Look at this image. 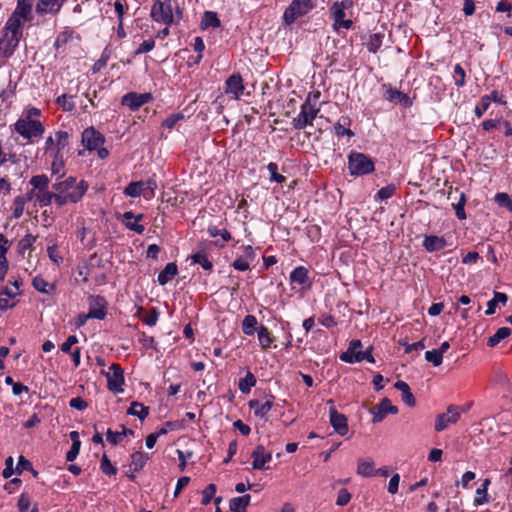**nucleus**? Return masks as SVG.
Listing matches in <instances>:
<instances>
[{
	"instance_id": "nucleus-1",
	"label": "nucleus",
	"mask_w": 512,
	"mask_h": 512,
	"mask_svg": "<svg viewBox=\"0 0 512 512\" xmlns=\"http://www.w3.org/2000/svg\"><path fill=\"white\" fill-rule=\"evenodd\" d=\"M41 110L36 107H27L19 119L13 124L12 129L29 143H34L45 132V126L41 122Z\"/></svg>"
},
{
	"instance_id": "nucleus-2",
	"label": "nucleus",
	"mask_w": 512,
	"mask_h": 512,
	"mask_svg": "<svg viewBox=\"0 0 512 512\" xmlns=\"http://www.w3.org/2000/svg\"><path fill=\"white\" fill-rule=\"evenodd\" d=\"M88 189L85 181H77L75 177L69 176L58 180L53 184L55 190V203L63 206L70 203H77L82 199Z\"/></svg>"
},
{
	"instance_id": "nucleus-3",
	"label": "nucleus",
	"mask_w": 512,
	"mask_h": 512,
	"mask_svg": "<svg viewBox=\"0 0 512 512\" xmlns=\"http://www.w3.org/2000/svg\"><path fill=\"white\" fill-rule=\"evenodd\" d=\"M320 96L319 91L309 92L304 103L300 107V112L292 119L291 125L297 130H303L313 125V121L320 112Z\"/></svg>"
},
{
	"instance_id": "nucleus-4",
	"label": "nucleus",
	"mask_w": 512,
	"mask_h": 512,
	"mask_svg": "<svg viewBox=\"0 0 512 512\" xmlns=\"http://www.w3.org/2000/svg\"><path fill=\"white\" fill-rule=\"evenodd\" d=\"M150 16L154 22L171 26L182 18V11L174 6L172 0H156L151 7Z\"/></svg>"
},
{
	"instance_id": "nucleus-5",
	"label": "nucleus",
	"mask_w": 512,
	"mask_h": 512,
	"mask_svg": "<svg viewBox=\"0 0 512 512\" xmlns=\"http://www.w3.org/2000/svg\"><path fill=\"white\" fill-rule=\"evenodd\" d=\"M23 27L15 24L14 20H7L0 33V55L8 58L12 56L22 38Z\"/></svg>"
},
{
	"instance_id": "nucleus-6",
	"label": "nucleus",
	"mask_w": 512,
	"mask_h": 512,
	"mask_svg": "<svg viewBox=\"0 0 512 512\" xmlns=\"http://www.w3.org/2000/svg\"><path fill=\"white\" fill-rule=\"evenodd\" d=\"M157 183L154 179L132 181L123 190V194L127 197H140L145 200H151L155 197Z\"/></svg>"
},
{
	"instance_id": "nucleus-7",
	"label": "nucleus",
	"mask_w": 512,
	"mask_h": 512,
	"mask_svg": "<svg viewBox=\"0 0 512 512\" xmlns=\"http://www.w3.org/2000/svg\"><path fill=\"white\" fill-rule=\"evenodd\" d=\"M348 169L352 176L370 174L374 171V162L363 153L352 152L348 156Z\"/></svg>"
},
{
	"instance_id": "nucleus-8",
	"label": "nucleus",
	"mask_w": 512,
	"mask_h": 512,
	"mask_svg": "<svg viewBox=\"0 0 512 512\" xmlns=\"http://www.w3.org/2000/svg\"><path fill=\"white\" fill-rule=\"evenodd\" d=\"M314 8L313 0H293L283 14L285 24L291 25L298 18L308 14Z\"/></svg>"
},
{
	"instance_id": "nucleus-9",
	"label": "nucleus",
	"mask_w": 512,
	"mask_h": 512,
	"mask_svg": "<svg viewBox=\"0 0 512 512\" xmlns=\"http://www.w3.org/2000/svg\"><path fill=\"white\" fill-rule=\"evenodd\" d=\"M21 281H9L0 291V310L6 311L15 307L18 303L17 297L20 295Z\"/></svg>"
},
{
	"instance_id": "nucleus-10",
	"label": "nucleus",
	"mask_w": 512,
	"mask_h": 512,
	"mask_svg": "<svg viewBox=\"0 0 512 512\" xmlns=\"http://www.w3.org/2000/svg\"><path fill=\"white\" fill-rule=\"evenodd\" d=\"M351 6V0L337 1L330 7V15L334 21V30L338 31L341 28L350 29L353 22L349 19L345 20V10Z\"/></svg>"
},
{
	"instance_id": "nucleus-11",
	"label": "nucleus",
	"mask_w": 512,
	"mask_h": 512,
	"mask_svg": "<svg viewBox=\"0 0 512 512\" xmlns=\"http://www.w3.org/2000/svg\"><path fill=\"white\" fill-rule=\"evenodd\" d=\"M464 409L460 406L449 405L445 413L437 415L435 419V430L441 432L449 425L455 424L461 417Z\"/></svg>"
},
{
	"instance_id": "nucleus-12",
	"label": "nucleus",
	"mask_w": 512,
	"mask_h": 512,
	"mask_svg": "<svg viewBox=\"0 0 512 512\" xmlns=\"http://www.w3.org/2000/svg\"><path fill=\"white\" fill-rule=\"evenodd\" d=\"M107 378V388L114 394L123 392L124 372L119 364L113 363L109 371L105 373Z\"/></svg>"
},
{
	"instance_id": "nucleus-13",
	"label": "nucleus",
	"mask_w": 512,
	"mask_h": 512,
	"mask_svg": "<svg viewBox=\"0 0 512 512\" xmlns=\"http://www.w3.org/2000/svg\"><path fill=\"white\" fill-rule=\"evenodd\" d=\"M327 404L330 406L329 410V420L330 424L333 427L334 431L339 434L340 436H345L348 431V422L345 415L339 413L335 406L334 401L332 399H329L327 401Z\"/></svg>"
},
{
	"instance_id": "nucleus-14",
	"label": "nucleus",
	"mask_w": 512,
	"mask_h": 512,
	"mask_svg": "<svg viewBox=\"0 0 512 512\" xmlns=\"http://www.w3.org/2000/svg\"><path fill=\"white\" fill-rule=\"evenodd\" d=\"M33 6L34 0H18L17 7L8 20H14L15 24L23 27L24 23L29 19Z\"/></svg>"
},
{
	"instance_id": "nucleus-15",
	"label": "nucleus",
	"mask_w": 512,
	"mask_h": 512,
	"mask_svg": "<svg viewBox=\"0 0 512 512\" xmlns=\"http://www.w3.org/2000/svg\"><path fill=\"white\" fill-rule=\"evenodd\" d=\"M153 97L151 93H136L129 92L125 94L122 99V105L129 107L132 111L138 110L144 104L152 101Z\"/></svg>"
},
{
	"instance_id": "nucleus-16",
	"label": "nucleus",
	"mask_w": 512,
	"mask_h": 512,
	"mask_svg": "<svg viewBox=\"0 0 512 512\" xmlns=\"http://www.w3.org/2000/svg\"><path fill=\"white\" fill-rule=\"evenodd\" d=\"M243 78L239 73H234L225 81V93L231 95L235 100H239L244 93Z\"/></svg>"
},
{
	"instance_id": "nucleus-17",
	"label": "nucleus",
	"mask_w": 512,
	"mask_h": 512,
	"mask_svg": "<svg viewBox=\"0 0 512 512\" xmlns=\"http://www.w3.org/2000/svg\"><path fill=\"white\" fill-rule=\"evenodd\" d=\"M289 279L291 284L298 285L302 290H309L312 286L309 271L304 266L294 268L290 273Z\"/></svg>"
},
{
	"instance_id": "nucleus-18",
	"label": "nucleus",
	"mask_w": 512,
	"mask_h": 512,
	"mask_svg": "<svg viewBox=\"0 0 512 512\" xmlns=\"http://www.w3.org/2000/svg\"><path fill=\"white\" fill-rule=\"evenodd\" d=\"M252 468L255 470H265L267 467L266 463L272 460V453L267 452L263 445H258L251 453Z\"/></svg>"
},
{
	"instance_id": "nucleus-19",
	"label": "nucleus",
	"mask_w": 512,
	"mask_h": 512,
	"mask_svg": "<svg viewBox=\"0 0 512 512\" xmlns=\"http://www.w3.org/2000/svg\"><path fill=\"white\" fill-rule=\"evenodd\" d=\"M255 259V252L251 245L243 247V254L237 257L232 266L238 271H247L250 268L251 262Z\"/></svg>"
},
{
	"instance_id": "nucleus-20",
	"label": "nucleus",
	"mask_w": 512,
	"mask_h": 512,
	"mask_svg": "<svg viewBox=\"0 0 512 512\" xmlns=\"http://www.w3.org/2000/svg\"><path fill=\"white\" fill-rule=\"evenodd\" d=\"M362 354V342L358 339L352 340L349 344L348 349L340 355V360L345 363H357L360 362V356Z\"/></svg>"
},
{
	"instance_id": "nucleus-21",
	"label": "nucleus",
	"mask_w": 512,
	"mask_h": 512,
	"mask_svg": "<svg viewBox=\"0 0 512 512\" xmlns=\"http://www.w3.org/2000/svg\"><path fill=\"white\" fill-rule=\"evenodd\" d=\"M103 141L102 135L94 128H87L82 133V143L88 150L98 149Z\"/></svg>"
},
{
	"instance_id": "nucleus-22",
	"label": "nucleus",
	"mask_w": 512,
	"mask_h": 512,
	"mask_svg": "<svg viewBox=\"0 0 512 512\" xmlns=\"http://www.w3.org/2000/svg\"><path fill=\"white\" fill-rule=\"evenodd\" d=\"M374 409V423L381 422L389 413L396 414L398 412V408L388 398H384Z\"/></svg>"
},
{
	"instance_id": "nucleus-23",
	"label": "nucleus",
	"mask_w": 512,
	"mask_h": 512,
	"mask_svg": "<svg viewBox=\"0 0 512 512\" xmlns=\"http://www.w3.org/2000/svg\"><path fill=\"white\" fill-rule=\"evenodd\" d=\"M144 218L143 214L134 215L132 211H127L123 214L124 225L127 229L142 234L145 231V227L140 224Z\"/></svg>"
},
{
	"instance_id": "nucleus-24",
	"label": "nucleus",
	"mask_w": 512,
	"mask_h": 512,
	"mask_svg": "<svg viewBox=\"0 0 512 512\" xmlns=\"http://www.w3.org/2000/svg\"><path fill=\"white\" fill-rule=\"evenodd\" d=\"M385 88V98L390 102H399L403 104L405 107H409L412 105V101L410 97L402 93L401 91L393 88L391 85H384Z\"/></svg>"
},
{
	"instance_id": "nucleus-25",
	"label": "nucleus",
	"mask_w": 512,
	"mask_h": 512,
	"mask_svg": "<svg viewBox=\"0 0 512 512\" xmlns=\"http://www.w3.org/2000/svg\"><path fill=\"white\" fill-rule=\"evenodd\" d=\"M90 319L103 320L106 316V301L103 297H95L90 303L88 312Z\"/></svg>"
},
{
	"instance_id": "nucleus-26",
	"label": "nucleus",
	"mask_w": 512,
	"mask_h": 512,
	"mask_svg": "<svg viewBox=\"0 0 512 512\" xmlns=\"http://www.w3.org/2000/svg\"><path fill=\"white\" fill-rule=\"evenodd\" d=\"M447 246V241L442 236L427 235L423 240V247L428 252H436L444 249Z\"/></svg>"
},
{
	"instance_id": "nucleus-27",
	"label": "nucleus",
	"mask_w": 512,
	"mask_h": 512,
	"mask_svg": "<svg viewBox=\"0 0 512 512\" xmlns=\"http://www.w3.org/2000/svg\"><path fill=\"white\" fill-rule=\"evenodd\" d=\"M274 403L272 399H267L265 402L261 403L258 400H251L249 402V407L254 410V414L256 417L264 419L267 414L272 409Z\"/></svg>"
},
{
	"instance_id": "nucleus-28",
	"label": "nucleus",
	"mask_w": 512,
	"mask_h": 512,
	"mask_svg": "<svg viewBox=\"0 0 512 512\" xmlns=\"http://www.w3.org/2000/svg\"><path fill=\"white\" fill-rule=\"evenodd\" d=\"M356 472L358 475L362 477H373L375 476V464L374 461L370 458L364 459L360 458L357 461V469Z\"/></svg>"
},
{
	"instance_id": "nucleus-29",
	"label": "nucleus",
	"mask_w": 512,
	"mask_h": 512,
	"mask_svg": "<svg viewBox=\"0 0 512 512\" xmlns=\"http://www.w3.org/2000/svg\"><path fill=\"white\" fill-rule=\"evenodd\" d=\"M178 274V267L176 263L171 262L166 264L164 269L160 271L157 277V281L160 285H166Z\"/></svg>"
},
{
	"instance_id": "nucleus-30",
	"label": "nucleus",
	"mask_w": 512,
	"mask_h": 512,
	"mask_svg": "<svg viewBox=\"0 0 512 512\" xmlns=\"http://www.w3.org/2000/svg\"><path fill=\"white\" fill-rule=\"evenodd\" d=\"M394 386L402 393V401L404 403H406L409 407H414L416 405V400L411 393L409 385L406 382L398 380Z\"/></svg>"
},
{
	"instance_id": "nucleus-31",
	"label": "nucleus",
	"mask_w": 512,
	"mask_h": 512,
	"mask_svg": "<svg viewBox=\"0 0 512 512\" xmlns=\"http://www.w3.org/2000/svg\"><path fill=\"white\" fill-rule=\"evenodd\" d=\"M251 496L249 494L234 497L229 502V508L232 512H247Z\"/></svg>"
},
{
	"instance_id": "nucleus-32",
	"label": "nucleus",
	"mask_w": 512,
	"mask_h": 512,
	"mask_svg": "<svg viewBox=\"0 0 512 512\" xmlns=\"http://www.w3.org/2000/svg\"><path fill=\"white\" fill-rule=\"evenodd\" d=\"M133 434H134L133 430L128 429L124 426H121V431H112L111 429H108L106 436H107V441L111 445H117L118 443H120L123 440L124 437H126L127 435L132 436Z\"/></svg>"
},
{
	"instance_id": "nucleus-33",
	"label": "nucleus",
	"mask_w": 512,
	"mask_h": 512,
	"mask_svg": "<svg viewBox=\"0 0 512 512\" xmlns=\"http://www.w3.org/2000/svg\"><path fill=\"white\" fill-rule=\"evenodd\" d=\"M137 315L150 327L155 326L159 318V313L156 309L146 312L142 307H138Z\"/></svg>"
},
{
	"instance_id": "nucleus-34",
	"label": "nucleus",
	"mask_w": 512,
	"mask_h": 512,
	"mask_svg": "<svg viewBox=\"0 0 512 512\" xmlns=\"http://www.w3.org/2000/svg\"><path fill=\"white\" fill-rule=\"evenodd\" d=\"M508 298L505 293L502 292H494V297L487 303V309L485 311L486 315H492L496 312V307L498 303L506 304Z\"/></svg>"
},
{
	"instance_id": "nucleus-35",
	"label": "nucleus",
	"mask_w": 512,
	"mask_h": 512,
	"mask_svg": "<svg viewBox=\"0 0 512 512\" xmlns=\"http://www.w3.org/2000/svg\"><path fill=\"white\" fill-rule=\"evenodd\" d=\"M384 34L374 33L371 34L365 43L367 49L371 53H377L383 44Z\"/></svg>"
},
{
	"instance_id": "nucleus-36",
	"label": "nucleus",
	"mask_w": 512,
	"mask_h": 512,
	"mask_svg": "<svg viewBox=\"0 0 512 512\" xmlns=\"http://www.w3.org/2000/svg\"><path fill=\"white\" fill-rule=\"evenodd\" d=\"M257 318L254 315H246L242 321V331L245 335H253L257 329Z\"/></svg>"
},
{
	"instance_id": "nucleus-37",
	"label": "nucleus",
	"mask_w": 512,
	"mask_h": 512,
	"mask_svg": "<svg viewBox=\"0 0 512 512\" xmlns=\"http://www.w3.org/2000/svg\"><path fill=\"white\" fill-rule=\"evenodd\" d=\"M511 335V329L508 327H501L499 328L496 333L491 336L488 341L487 345L489 347H495L498 345L502 340L508 338Z\"/></svg>"
},
{
	"instance_id": "nucleus-38",
	"label": "nucleus",
	"mask_w": 512,
	"mask_h": 512,
	"mask_svg": "<svg viewBox=\"0 0 512 512\" xmlns=\"http://www.w3.org/2000/svg\"><path fill=\"white\" fill-rule=\"evenodd\" d=\"M74 32L70 29H66L60 32L54 42V47L57 51L64 49V47L73 39Z\"/></svg>"
},
{
	"instance_id": "nucleus-39",
	"label": "nucleus",
	"mask_w": 512,
	"mask_h": 512,
	"mask_svg": "<svg viewBox=\"0 0 512 512\" xmlns=\"http://www.w3.org/2000/svg\"><path fill=\"white\" fill-rule=\"evenodd\" d=\"M127 413L138 417L140 420H144L149 414V407L139 402H132Z\"/></svg>"
},
{
	"instance_id": "nucleus-40",
	"label": "nucleus",
	"mask_w": 512,
	"mask_h": 512,
	"mask_svg": "<svg viewBox=\"0 0 512 512\" xmlns=\"http://www.w3.org/2000/svg\"><path fill=\"white\" fill-rule=\"evenodd\" d=\"M255 385L256 378L250 371H248L246 376L239 380L238 387L243 394H249L252 387H254Z\"/></svg>"
},
{
	"instance_id": "nucleus-41",
	"label": "nucleus",
	"mask_w": 512,
	"mask_h": 512,
	"mask_svg": "<svg viewBox=\"0 0 512 512\" xmlns=\"http://www.w3.org/2000/svg\"><path fill=\"white\" fill-rule=\"evenodd\" d=\"M65 0H40L37 5L38 12L57 11Z\"/></svg>"
},
{
	"instance_id": "nucleus-42",
	"label": "nucleus",
	"mask_w": 512,
	"mask_h": 512,
	"mask_svg": "<svg viewBox=\"0 0 512 512\" xmlns=\"http://www.w3.org/2000/svg\"><path fill=\"white\" fill-rule=\"evenodd\" d=\"M258 341L262 349H267L271 346L273 339L267 327L261 325L258 330Z\"/></svg>"
},
{
	"instance_id": "nucleus-43",
	"label": "nucleus",
	"mask_w": 512,
	"mask_h": 512,
	"mask_svg": "<svg viewBox=\"0 0 512 512\" xmlns=\"http://www.w3.org/2000/svg\"><path fill=\"white\" fill-rule=\"evenodd\" d=\"M111 57V49L109 47H106L100 58L93 64L91 70L93 74H96L100 72L108 63L109 59Z\"/></svg>"
},
{
	"instance_id": "nucleus-44",
	"label": "nucleus",
	"mask_w": 512,
	"mask_h": 512,
	"mask_svg": "<svg viewBox=\"0 0 512 512\" xmlns=\"http://www.w3.org/2000/svg\"><path fill=\"white\" fill-rule=\"evenodd\" d=\"M33 197L40 203L41 206H47L51 204V202L55 201V191L50 192L47 190L37 191Z\"/></svg>"
},
{
	"instance_id": "nucleus-45",
	"label": "nucleus",
	"mask_w": 512,
	"mask_h": 512,
	"mask_svg": "<svg viewBox=\"0 0 512 512\" xmlns=\"http://www.w3.org/2000/svg\"><path fill=\"white\" fill-rule=\"evenodd\" d=\"M201 24L203 28H217L220 26V20L218 19L217 14L215 12L206 11L203 15Z\"/></svg>"
},
{
	"instance_id": "nucleus-46",
	"label": "nucleus",
	"mask_w": 512,
	"mask_h": 512,
	"mask_svg": "<svg viewBox=\"0 0 512 512\" xmlns=\"http://www.w3.org/2000/svg\"><path fill=\"white\" fill-rule=\"evenodd\" d=\"M31 198H26L25 196H18L14 199L13 202V217L18 219L23 215L25 205L28 200Z\"/></svg>"
},
{
	"instance_id": "nucleus-47",
	"label": "nucleus",
	"mask_w": 512,
	"mask_h": 512,
	"mask_svg": "<svg viewBox=\"0 0 512 512\" xmlns=\"http://www.w3.org/2000/svg\"><path fill=\"white\" fill-rule=\"evenodd\" d=\"M193 264H199L205 270H211L213 267L212 262L208 259L207 255L202 252H197L191 256Z\"/></svg>"
},
{
	"instance_id": "nucleus-48",
	"label": "nucleus",
	"mask_w": 512,
	"mask_h": 512,
	"mask_svg": "<svg viewBox=\"0 0 512 512\" xmlns=\"http://www.w3.org/2000/svg\"><path fill=\"white\" fill-rule=\"evenodd\" d=\"M148 459V454L142 451L135 452L131 455V462L135 470L142 469L145 466Z\"/></svg>"
},
{
	"instance_id": "nucleus-49",
	"label": "nucleus",
	"mask_w": 512,
	"mask_h": 512,
	"mask_svg": "<svg viewBox=\"0 0 512 512\" xmlns=\"http://www.w3.org/2000/svg\"><path fill=\"white\" fill-rule=\"evenodd\" d=\"M30 184L38 191L47 190L49 179L46 175H36L30 179Z\"/></svg>"
},
{
	"instance_id": "nucleus-50",
	"label": "nucleus",
	"mask_w": 512,
	"mask_h": 512,
	"mask_svg": "<svg viewBox=\"0 0 512 512\" xmlns=\"http://www.w3.org/2000/svg\"><path fill=\"white\" fill-rule=\"evenodd\" d=\"M453 80H454V84L458 88L463 87L465 85L466 73H465V70L463 69V67L460 64H456L454 66Z\"/></svg>"
},
{
	"instance_id": "nucleus-51",
	"label": "nucleus",
	"mask_w": 512,
	"mask_h": 512,
	"mask_svg": "<svg viewBox=\"0 0 512 512\" xmlns=\"http://www.w3.org/2000/svg\"><path fill=\"white\" fill-rule=\"evenodd\" d=\"M267 169L270 174V181L276 183H284L286 181V177L282 174L278 173V165L275 162H270L267 165Z\"/></svg>"
},
{
	"instance_id": "nucleus-52",
	"label": "nucleus",
	"mask_w": 512,
	"mask_h": 512,
	"mask_svg": "<svg viewBox=\"0 0 512 512\" xmlns=\"http://www.w3.org/2000/svg\"><path fill=\"white\" fill-rule=\"evenodd\" d=\"M425 359L433 366L438 367L443 362V355L437 349L428 350L425 352Z\"/></svg>"
},
{
	"instance_id": "nucleus-53",
	"label": "nucleus",
	"mask_w": 512,
	"mask_h": 512,
	"mask_svg": "<svg viewBox=\"0 0 512 512\" xmlns=\"http://www.w3.org/2000/svg\"><path fill=\"white\" fill-rule=\"evenodd\" d=\"M100 468L101 471L107 476L116 475L117 473V468L111 463L106 455L102 456Z\"/></svg>"
},
{
	"instance_id": "nucleus-54",
	"label": "nucleus",
	"mask_w": 512,
	"mask_h": 512,
	"mask_svg": "<svg viewBox=\"0 0 512 512\" xmlns=\"http://www.w3.org/2000/svg\"><path fill=\"white\" fill-rule=\"evenodd\" d=\"M185 119V116L183 113H175L170 116H168L163 122L162 126L166 129H173L176 124L180 121H183Z\"/></svg>"
},
{
	"instance_id": "nucleus-55",
	"label": "nucleus",
	"mask_w": 512,
	"mask_h": 512,
	"mask_svg": "<svg viewBox=\"0 0 512 512\" xmlns=\"http://www.w3.org/2000/svg\"><path fill=\"white\" fill-rule=\"evenodd\" d=\"M207 231L210 237L214 238L220 236L223 242H228L231 240V234L226 229H218L216 226H209Z\"/></svg>"
},
{
	"instance_id": "nucleus-56",
	"label": "nucleus",
	"mask_w": 512,
	"mask_h": 512,
	"mask_svg": "<svg viewBox=\"0 0 512 512\" xmlns=\"http://www.w3.org/2000/svg\"><path fill=\"white\" fill-rule=\"evenodd\" d=\"M494 200L499 206L505 207L510 212H512V200L507 193H504V192L497 193L494 197Z\"/></svg>"
},
{
	"instance_id": "nucleus-57",
	"label": "nucleus",
	"mask_w": 512,
	"mask_h": 512,
	"mask_svg": "<svg viewBox=\"0 0 512 512\" xmlns=\"http://www.w3.org/2000/svg\"><path fill=\"white\" fill-rule=\"evenodd\" d=\"M56 102L63 108L64 111H72L75 108V103L72 99V96H68L67 94L59 96Z\"/></svg>"
},
{
	"instance_id": "nucleus-58",
	"label": "nucleus",
	"mask_w": 512,
	"mask_h": 512,
	"mask_svg": "<svg viewBox=\"0 0 512 512\" xmlns=\"http://www.w3.org/2000/svg\"><path fill=\"white\" fill-rule=\"evenodd\" d=\"M395 186L390 184V185H387L385 187H382L376 194L375 198L376 200H380V201H383V200H387L389 198H391L394 193H395Z\"/></svg>"
},
{
	"instance_id": "nucleus-59",
	"label": "nucleus",
	"mask_w": 512,
	"mask_h": 512,
	"mask_svg": "<svg viewBox=\"0 0 512 512\" xmlns=\"http://www.w3.org/2000/svg\"><path fill=\"white\" fill-rule=\"evenodd\" d=\"M55 141H56V148L58 149V152L60 153L61 150H63L67 144H68V133L66 131H57L54 134Z\"/></svg>"
},
{
	"instance_id": "nucleus-60",
	"label": "nucleus",
	"mask_w": 512,
	"mask_h": 512,
	"mask_svg": "<svg viewBox=\"0 0 512 512\" xmlns=\"http://www.w3.org/2000/svg\"><path fill=\"white\" fill-rule=\"evenodd\" d=\"M465 204H466V197L463 193H461L459 201L453 205L456 216L460 220L466 219V213L464 210Z\"/></svg>"
},
{
	"instance_id": "nucleus-61",
	"label": "nucleus",
	"mask_w": 512,
	"mask_h": 512,
	"mask_svg": "<svg viewBox=\"0 0 512 512\" xmlns=\"http://www.w3.org/2000/svg\"><path fill=\"white\" fill-rule=\"evenodd\" d=\"M33 287L42 293H49L52 286L42 277H35L33 279Z\"/></svg>"
},
{
	"instance_id": "nucleus-62",
	"label": "nucleus",
	"mask_w": 512,
	"mask_h": 512,
	"mask_svg": "<svg viewBox=\"0 0 512 512\" xmlns=\"http://www.w3.org/2000/svg\"><path fill=\"white\" fill-rule=\"evenodd\" d=\"M216 493V486L214 484H209L203 491H202V505H208L212 498L215 496Z\"/></svg>"
},
{
	"instance_id": "nucleus-63",
	"label": "nucleus",
	"mask_w": 512,
	"mask_h": 512,
	"mask_svg": "<svg viewBox=\"0 0 512 512\" xmlns=\"http://www.w3.org/2000/svg\"><path fill=\"white\" fill-rule=\"evenodd\" d=\"M490 107V97L482 96L480 104L477 105L474 109V113L478 118H481L483 114L489 109Z\"/></svg>"
},
{
	"instance_id": "nucleus-64",
	"label": "nucleus",
	"mask_w": 512,
	"mask_h": 512,
	"mask_svg": "<svg viewBox=\"0 0 512 512\" xmlns=\"http://www.w3.org/2000/svg\"><path fill=\"white\" fill-rule=\"evenodd\" d=\"M489 502L488 491L482 488H477L474 498V505L481 506Z\"/></svg>"
}]
</instances>
